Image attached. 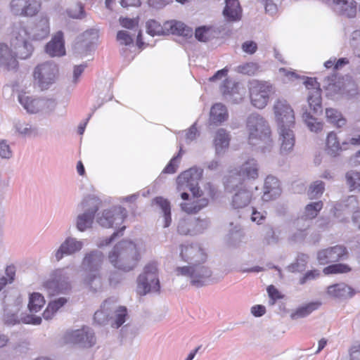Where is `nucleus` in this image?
I'll return each mask as SVG.
<instances>
[{
	"mask_svg": "<svg viewBox=\"0 0 360 360\" xmlns=\"http://www.w3.org/2000/svg\"><path fill=\"white\" fill-rule=\"evenodd\" d=\"M180 257L190 265L177 267L176 274L189 277L193 285L200 287L205 285L212 273L207 266L203 265L207 260L204 250L198 245H181Z\"/></svg>",
	"mask_w": 360,
	"mask_h": 360,
	"instance_id": "nucleus-1",
	"label": "nucleus"
},
{
	"mask_svg": "<svg viewBox=\"0 0 360 360\" xmlns=\"http://www.w3.org/2000/svg\"><path fill=\"white\" fill-rule=\"evenodd\" d=\"M108 257L115 268L128 272L138 266L141 260V254L135 243L123 240L114 246Z\"/></svg>",
	"mask_w": 360,
	"mask_h": 360,
	"instance_id": "nucleus-2",
	"label": "nucleus"
},
{
	"mask_svg": "<svg viewBox=\"0 0 360 360\" xmlns=\"http://www.w3.org/2000/svg\"><path fill=\"white\" fill-rule=\"evenodd\" d=\"M246 130L250 145L259 146L264 151L272 147L271 131L263 117L257 114L250 115L247 120Z\"/></svg>",
	"mask_w": 360,
	"mask_h": 360,
	"instance_id": "nucleus-3",
	"label": "nucleus"
},
{
	"mask_svg": "<svg viewBox=\"0 0 360 360\" xmlns=\"http://www.w3.org/2000/svg\"><path fill=\"white\" fill-rule=\"evenodd\" d=\"M31 34L21 24L13 27L11 46L16 59L25 60L30 58L33 52V46L30 43Z\"/></svg>",
	"mask_w": 360,
	"mask_h": 360,
	"instance_id": "nucleus-4",
	"label": "nucleus"
},
{
	"mask_svg": "<svg viewBox=\"0 0 360 360\" xmlns=\"http://www.w3.org/2000/svg\"><path fill=\"white\" fill-rule=\"evenodd\" d=\"M104 261V255L98 251H91L86 254L82 261V266L87 271V274L84 278V283L93 288L95 282L98 285H101V277L100 269ZM97 286V285H96Z\"/></svg>",
	"mask_w": 360,
	"mask_h": 360,
	"instance_id": "nucleus-5",
	"label": "nucleus"
},
{
	"mask_svg": "<svg viewBox=\"0 0 360 360\" xmlns=\"http://www.w3.org/2000/svg\"><path fill=\"white\" fill-rule=\"evenodd\" d=\"M158 264L155 262H148L143 268V271L137 278V293L145 295L153 291L159 292L160 285L158 276Z\"/></svg>",
	"mask_w": 360,
	"mask_h": 360,
	"instance_id": "nucleus-6",
	"label": "nucleus"
},
{
	"mask_svg": "<svg viewBox=\"0 0 360 360\" xmlns=\"http://www.w3.org/2000/svg\"><path fill=\"white\" fill-rule=\"evenodd\" d=\"M58 72L57 65L51 62H46L38 65L34 70L33 77L34 82L41 89H47L56 79Z\"/></svg>",
	"mask_w": 360,
	"mask_h": 360,
	"instance_id": "nucleus-7",
	"label": "nucleus"
},
{
	"mask_svg": "<svg viewBox=\"0 0 360 360\" xmlns=\"http://www.w3.org/2000/svg\"><path fill=\"white\" fill-rule=\"evenodd\" d=\"M249 91L252 104L262 109L268 103L272 86L266 82L253 80L249 84Z\"/></svg>",
	"mask_w": 360,
	"mask_h": 360,
	"instance_id": "nucleus-8",
	"label": "nucleus"
},
{
	"mask_svg": "<svg viewBox=\"0 0 360 360\" xmlns=\"http://www.w3.org/2000/svg\"><path fill=\"white\" fill-rule=\"evenodd\" d=\"M349 257V251L343 245H335L319 250L316 253V259L320 265L338 262Z\"/></svg>",
	"mask_w": 360,
	"mask_h": 360,
	"instance_id": "nucleus-9",
	"label": "nucleus"
},
{
	"mask_svg": "<svg viewBox=\"0 0 360 360\" xmlns=\"http://www.w3.org/2000/svg\"><path fill=\"white\" fill-rule=\"evenodd\" d=\"M181 197L185 200V202L180 204L181 210L190 215L198 214L209 205V199L204 197L202 191H200L196 195H192V198H189L188 193L182 192Z\"/></svg>",
	"mask_w": 360,
	"mask_h": 360,
	"instance_id": "nucleus-10",
	"label": "nucleus"
},
{
	"mask_svg": "<svg viewBox=\"0 0 360 360\" xmlns=\"http://www.w3.org/2000/svg\"><path fill=\"white\" fill-rule=\"evenodd\" d=\"M274 112L279 128L294 126V111L287 101L281 98L277 99L274 105Z\"/></svg>",
	"mask_w": 360,
	"mask_h": 360,
	"instance_id": "nucleus-11",
	"label": "nucleus"
},
{
	"mask_svg": "<svg viewBox=\"0 0 360 360\" xmlns=\"http://www.w3.org/2000/svg\"><path fill=\"white\" fill-rule=\"evenodd\" d=\"M18 100L23 108L30 113H37L44 108L52 109L56 105L55 101L52 99L35 98L26 92L20 93Z\"/></svg>",
	"mask_w": 360,
	"mask_h": 360,
	"instance_id": "nucleus-12",
	"label": "nucleus"
},
{
	"mask_svg": "<svg viewBox=\"0 0 360 360\" xmlns=\"http://www.w3.org/2000/svg\"><path fill=\"white\" fill-rule=\"evenodd\" d=\"M100 204L99 199L94 197L85 198L82 201V205L84 208L89 206L91 207L87 212L77 217V227L80 231H84L91 226L95 213L98 211Z\"/></svg>",
	"mask_w": 360,
	"mask_h": 360,
	"instance_id": "nucleus-13",
	"label": "nucleus"
},
{
	"mask_svg": "<svg viewBox=\"0 0 360 360\" xmlns=\"http://www.w3.org/2000/svg\"><path fill=\"white\" fill-rule=\"evenodd\" d=\"M127 212L125 208L117 206L104 210L98 218V223L103 227L111 228L121 225L125 220Z\"/></svg>",
	"mask_w": 360,
	"mask_h": 360,
	"instance_id": "nucleus-14",
	"label": "nucleus"
},
{
	"mask_svg": "<svg viewBox=\"0 0 360 360\" xmlns=\"http://www.w3.org/2000/svg\"><path fill=\"white\" fill-rule=\"evenodd\" d=\"M200 175L195 170L188 169L181 172L176 179L177 190L181 191L188 188L192 195H196L202 191L198 186Z\"/></svg>",
	"mask_w": 360,
	"mask_h": 360,
	"instance_id": "nucleus-15",
	"label": "nucleus"
},
{
	"mask_svg": "<svg viewBox=\"0 0 360 360\" xmlns=\"http://www.w3.org/2000/svg\"><path fill=\"white\" fill-rule=\"evenodd\" d=\"M50 294L63 292L70 288L69 277L64 269H57L53 272L49 280L44 283Z\"/></svg>",
	"mask_w": 360,
	"mask_h": 360,
	"instance_id": "nucleus-16",
	"label": "nucleus"
},
{
	"mask_svg": "<svg viewBox=\"0 0 360 360\" xmlns=\"http://www.w3.org/2000/svg\"><path fill=\"white\" fill-rule=\"evenodd\" d=\"M23 0H12L11 10L16 15L32 17L40 11L41 3L39 0H27L22 6Z\"/></svg>",
	"mask_w": 360,
	"mask_h": 360,
	"instance_id": "nucleus-17",
	"label": "nucleus"
},
{
	"mask_svg": "<svg viewBox=\"0 0 360 360\" xmlns=\"http://www.w3.org/2000/svg\"><path fill=\"white\" fill-rule=\"evenodd\" d=\"M207 226V222L200 218L182 219L177 226L178 233L181 235H193L202 232Z\"/></svg>",
	"mask_w": 360,
	"mask_h": 360,
	"instance_id": "nucleus-18",
	"label": "nucleus"
},
{
	"mask_svg": "<svg viewBox=\"0 0 360 360\" xmlns=\"http://www.w3.org/2000/svg\"><path fill=\"white\" fill-rule=\"evenodd\" d=\"M349 149V143L347 141L340 142L336 132L332 131L328 133L325 141L324 150L330 157L339 156L343 150Z\"/></svg>",
	"mask_w": 360,
	"mask_h": 360,
	"instance_id": "nucleus-19",
	"label": "nucleus"
},
{
	"mask_svg": "<svg viewBox=\"0 0 360 360\" xmlns=\"http://www.w3.org/2000/svg\"><path fill=\"white\" fill-rule=\"evenodd\" d=\"M326 4L340 15L354 18L357 12L356 0H326Z\"/></svg>",
	"mask_w": 360,
	"mask_h": 360,
	"instance_id": "nucleus-20",
	"label": "nucleus"
},
{
	"mask_svg": "<svg viewBox=\"0 0 360 360\" xmlns=\"http://www.w3.org/2000/svg\"><path fill=\"white\" fill-rule=\"evenodd\" d=\"M68 342L74 344H82L84 347H90L96 342V338L89 328H82L67 334Z\"/></svg>",
	"mask_w": 360,
	"mask_h": 360,
	"instance_id": "nucleus-21",
	"label": "nucleus"
},
{
	"mask_svg": "<svg viewBox=\"0 0 360 360\" xmlns=\"http://www.w3.org/2000/svg\"><path fill=\"white\" fill-rule=\"evenodd\" d=\"M18 60L14 55L12 46L6 43H0V68L6 71L16 70Z\"/></svg>",
	"mask_w": 360,
	"mask_h": 360,
	"instance_id": "nucleus-22",
	"label": "nucleus"
},
{
	"mask_svg": "<svg viewBox=\"0 0 360 360\" xmlns=\"http://www.w3.org/2000/svg\"><path fill=\"white\" fill-rule=\"evenodd\" d=\"M240 179H256L259 176V169L257 161L250 158L245 161L236 172Z\"/></svg>",
	"mask_w": 360,
	"mask_h": 360,
	"instance_id": "nucleus-23",
	"label": "nucleus"
},
{
	"mask_svg": "<svg viewBox=\"0 0 360 360\" xmlns=\"http://www.w3.org/2000/svg\"><path fill=\"white\" fill-rule=\"evenodd\" d=\"M46 51L51 56H62L65 54L63 34L58 32L46 46Z\"/></svg>",
	"mask_w": 360,
	"mask_h": 360,
	"instance_id": "nucleus-24",
	"label": "nucleus"
},
{
	"mask_svg": "<svg viewBox=\"0 0 360 360\" xmlns=\"http://www.w3.org/2000/svg\"><path fill=\"white\" fill-rule=\"evenodd\" d=\"M223 15L229 22H237L242 18V8L238 0H226Z\"/></svg>",
	"mask_w": 360,
	"mask_h": 360,
	"instance_id": "nucleus-25",
	"label": "nucleus"
},
{
	"mask_svg": "<svg viewBox=\"0 0 360 360\" xmlns=\"http://www.w3.org/2000/svg\"><path fill=\"white\" fill-rule=\"evenodd\" d=\"M327 293L334 298L347 299L353 297L356 292L348 285L341 283L328 286Z\"/></svg>",
	"mask_w": 360,
	"mask_h": 360,
	"instance_id": "nucleus-26",
	"label": "nucleus"
},
{
	"mask_svg": "<svg viewBox=\"0 0 360 360\" xmlns=\"http://www.w3.org/2000/svg\"><path fill=\"white\" fill-rule=\"evenodd\" d=\"M50 32L49 19L47 16H41L32 29V40H41L46 38Z\"/></svg>",
	"mask_w": 360,
	"mask_h": 360,
	"instance_id": "nucleus-27",
	"label": "nucleus"
},
{
	"mask_svg": "<svg viewBox=\"0 0 360 360\" xmlns=\"http://www.w3.org/2000/svg\"><path fill=\"white\" fill-rule=\"evenodd\" d=\"M82 248V243L73 238H68L60 245V248L56 253V257L58 261L60 260L63 257L66 255H71L80 250Z\"/></svg>",
	"mask_w": 360,
	"mask_h": 360,
	"instance_id": "nucleus-28",
	"label": "nucleus"
},
{
	"mask_svg": "<svg viewBox=\"0 0 360 360\" xmlns=\"http://www.w3.org/2000/svg\"><path fill=\"white\" fill-rule=\"evenodd\" d=\"M281 139V153L287 154L292 150L295 145V136L291 127H280Z\"/></svg>",
	"mask_w": 360,
	"mask_h": 360,
	"instance_id": "nucleus-29",
	"label": "nucleus"
},
{
	"mask_svg": "<svg viewBox=\"0 0 360 360\" xmlns=\"http://www.w3.org/2000/svg\"><path fill=\"white\" fill-rule=\"evenodd\" d=\"M229 114L226 106L221 103L214 104L210 112V122L212 124L218 125L226 121Z\"/></svg>",
	"mask_w": 360,
	"mask_h": 360,
	"instance_id": "nucleus-30",
	"label": "nucleus"
},
{
	"mask_svg": "<svg viewBox=\"0 0 360 360\" xmlns=\"http://www.w3.org/2000/svg\"><path fill=\"white\" fill-rule=\"evenodd\" d=\"M165 26L167 30V34L171 33L183 37H192L193 30L184 23L179 21L165 22Z\"/></svg>",
	"mask_w": 360,
	"mask_h": 360,
	"instance_id": "nucleus-31",
	"label": "nucleus"
},
{
	"mask_svg": "<svg viewBox=\"0 0 360 360\" xmlns=\"http://www.w3.org/2000/svg\"><path fill=\"white\" fill-rule=\"evenodd\" d=\"M252 198V192L248 189H240L233 197L232 205L236 209L248 206Z\"/></svg>",
	"mask_w": 360,
	"mask_h": 360,
	"instance_id": "nucleus-32",
	"label": "nucleus"
},
{
	"mask_svg": "<svg viewBox=\"0 0 360 360\" xmlns=\"http://www.w3.org/2000/svg\"><path fill=\"white\" fill-rule=\"evenodd\" d=\"M281 187H280V183L277 178L272 176H268L264 181V196L263 198L265 200H270L271 198H269V195L271 194L272 195H277L278 194L281 193Z\"/></svg>",
	"mask_w": 360,
	"mask_h": 360,
	"instance_id": "nucleus-33",
	"label": "nucleus"
},
{
	"mask_svg": "<svg viewBox=\"0 0 360 360\" xmlns=\"http://www.w3.org/2000/svg\"><path fill=\"white\" fill-rule=\"evenodd\" d=\"M326 117L327 121L337 128L342 127L347 124L346 118L337 109L333 108H326Z\"/></svg>",
	"mask_w": 360,
	"mask_h": 360,
	"instance_id": "nucleus-34",
	"label": "nucleus"
},
{
	"mask_svg": "<svg viewBox=\"0 0 360 360\" xmlns=\"http://www.w3.org/2000/svg\"><path fill=\"white\" fill-rule=\"evenodd\" d=\"M230 138L229 134L224 129L217 131L214 143L217 153H220L229 146Z\"/></svg>",
	"mask_w": 360,
	"mask_h": 360,
	"instance_id": "nucleus-35",
	"label": "nucleus"
},
{
	"mask_svg": "<svg viewBox=\"0 0 360 360\" xmlns=\"http://www.w3.org/2000/svg\"><path fill=\"white\" fill-rule=\"evenodd\" d=\"M321 305V302L316 301L307 303L298 307L292 314V319L303 318L310 314L314 311L318 309Z\"/></svg>",
	"mask_w": 360,
	"mask_h": 360,
	"instance_id": "nucleus-36",
	"label": "nucleus"
},
{
	"mask_svg": "<svg viewBox=\"0 0 360 360\" xmlns=\"http://www.w3.org/2000/svg\"><path fill=\"white\" fill-rule=\"evenodd\" d=\"M67 302V299L60 297L56 300L50 302L44 311L43 312V317L46 320L51 319L57 311L62 307Z\"/></svg>",
	"mask_w": 360,
	"mask_h": 360,
	"instance_id": "nucleus-37",
	"label": "nucleus"
},
{
	"mask_svg": "<svg viewBox=\"0 0 360 360\" xmlns=\"http://www.w3.org/2000/svg\"><path fill=\"white\" fill-rule=\"evenodd\" d=\"M309 105L314 112L321 108V90L319 87H314L308 94Z\"/></svg>",
	"mask_w": 360,
	"mask_h": 360,
	"instance_id": "nucleus-38",
	"label": "nucleus"
},
{
	"mask_svg": "<svg viewBox=\"0 0 360 360\" xmlns=\"http://www.w3.org/2000/svg\"><path fill=\"white\" fill-rule=\"evenodd\" d=\"M352 271V267L344 263H334L323 268V273L325 275L347 274Z\"/></svg>",
	"mask_w": 360,
	"mask_h": 360,
	"instance_id": "nucleus-39",
	"label": "nucleus"
},
{
	"mask_svg": "<svg viewBox=\"0 0 360 360\" xmlns=\"http://www.w3.org/2000/svg\"><path fill=\"white\" fill-rule=\"evenodd\" d=\"M44 296L39 292H33L30 295L28 303V308L31 312H37L45 304Z\"/></svg>",
	"mask_w": 360,
	"mask_h": 360,
	"instance_id": "nucleus-40",
	"label": "nucleus"
},
{
	"mask_svg": "<svg viewBox=\"0 0 360 360\" xmlns=\"http://www.w3.org/2000/svg\"><path fill=\"white\" fill-rule=\"evenodd\" d=\"M146 31L151 36H160L167 34V30L165 25L162 26L159 22L155 20H149L146 22Z\"/></svg>",
	"mask_w": 360,
	"mask_h": 360,
	"instance_id": "nucleus-41",
	"label": "nucleus"
},
{
	"mask_svg": "<svg viewBox=\"0 0 360 360\" xmlns=\"http://www.w3.org/2000/svg\"><path fill=\"white\" fill-rule=\"evenodd\" d=\"M345 178L350 191L360 190V172L349 171L346 173Z\"/></svg>",
	"mask_w": 360,
	"mask_h": 360,
	"instance_id": "nucleus-42",
	"label": "nucleus"
},
{
	"mask_svg": "<svg viewBox=\"0 0 360 360\" xmlns=\"http://www.w3.org/2000/svg\"><path fill=\"white\" fill-rule=\"evenodd\" d=\"M325 190L324 184L321 181H316L311 184L307 191L309 199H315L321 196Z\"/></svg>",
	"mask_w": 360,
	"mask_h": 360,
	"instance_id": "nucleus-43",
	"label": "nucleus"
},
{
	"mask_svg": "<svg viewBox=\"0 0 360 360\" xmlns=\"http://www.w3.org/2000/svg\"><path fill=\"white\" fill-rule=\"evenodd\" d=\"M322 201L310 203L305 207L304 215L307 218L312 219L317 217L323 208Z\"/></svg>",
	"mask_w": 360,
	"mask_h": 360,
	"instance_id": "nucleus-44",
	"label": "nucleus"
},
{
	"mask_svg": "<svg viewBox=\"0 0 360 360\" xmlns=\"http://www.w3.org/2000/svg\"><path fill=\"white\" fill-rule=\"evenodd\" d=\"M127 316V308L125 307H120L115 311L114 321L111 323V326L115 328L120 327L125 322Z\"/></svg>",
	"mask_w": 360,
	"mask_h": 360,
	"instance_id": "nucleus-45",
	"label": "nucleus"
},
{
	"mask_svg": "<svg viewBox=\"0 0 360 360\" xmlns=\"http://www.w3.org/2000/svg\"><path fill=\"white\" fill-rule=\"evenodd\" d=\"M308 256L302 254L298 257L295 262L289 266V269L292 272H301L303 271L307 264Z\"/></svg>",
	"mask_w": 360,
	"mask_h": 360,
	"instance_id": "nucleus-46",
	"label": "nucleus"
},
{
	"mask_svg": "<svg viewBox=\"0 0 360 360\" xmlns=\"http://www.w3.org/2000/svg\"><path fill=\"white\" fill-rule=\"evenodd\" d=\"M181 150L179 152V153L172 158L169 163L166 165V167L163 169V172L166 174H174L176 172L177 168L179 167V160L181 157Z\"/></svg>",
	"mask_w": 360,
	"mask_h": 360,
	"instance_id": "nucleus-47",
	"label": "nucleus"
},
{
	"mask_svg": "<svg viewBox=\"0 0 360 360\" xmlns=\"http://www.w3.org/2000/svg\"><path fill=\"white\" fill-rule=\"evenodd\" d=\"M258 71V65L255 63H247L238 67L239 73L254 75Z\"/></svg>",
	"mask_w": 360,
	"mask_h": 360,
	"instance_id": "nucleus-48",
	"label": "nucleus"
},
{
	"mask_svg": "<svg viewBox=\"0 0 360 360\" xmlns=\"http://www.w3.org/2000/svg\"><path fill=\"white\" fill-rule=\"evenodd\" d=\"M305 121L311 131L319 132L323 129V123L318 122L316 118L308 114L306 115Z\"/></svg>",
	"mask_w": 360,
	"mask_h": 360,
	"instance_id": "nucleus-49",
	"label": "nucleus"
},
{
	"mask_svg": "<svg viewBox=\"0 0 360 360\" xmlns=\"http://www.w3.org/2000/svg\"><path fill=\"white\" fill-rule=\"evenodd\" d=\"M343 78L339 76L337 74H332L330 76L328 77L326 80L327 82V89L331 90H335V87H340L341 84L342 83Z\"/></svg>",
	"mask_w": 360,
	"mask_h": 360,
	"instance_id": "nucleus-50",
	"label": "nucleus"
},
{
	"mask_svg": "<svg viewBox=\"0 0 360 360\" xmlns=\"http://www.w3.org/2000/svg\"><path fill=\"white\" fill-rule=\"evenodd\" d=\"M204 197L207 198L210 200H214L218 195V191L217 188L211 183H207L204 186Z\"/></svg>",
	"mask_w": 360,
	"mask_h": 360,
	"instance_id": "nucleus-51",
	"label": "nucleus"
},
{
	"mask_svg": "<svg viewBox=\"0 0 360 360\" xmlns=\"http://www.w3.org/2000/svg\"><path fill=\"white\" fill-rule=\"evenodd\" d=\"M350 44L354 49L356 53L360 57V30L352 33Z\"/></svg>",
	"mask_w": 360,
	"mask_h": 360,
	"instance_id": "nucleus-52",
	"label": "nucleus"
},
{
	"mask_svg": "<svg viewBox=\"0 0 360 360\" xmlns=\"http://www.w3.org/2000/svg\"><path fill=\"white\" fill-rule=\"evenodd\" d=\"M68 14L71 18H80L84 15V7L81 4H76L68 10Z\"/></svg>",
	"mask_w": 360,
	"mask_h": 360,
	"instance_id": "nucleus-53",
	"label": "nucleus"
},
{
	"mask_svg": "<svg viewBox=\"0 0 360 360\" xmlns=\"http://www.w3.org/2000/svg\"><path fill=\"white\" fill-rule=\"evenodd\" d=\"M117 40L122 45H129L132 44L133 39L127 31H119L117 34Z\"/></svg>",
	"mask_w": 360,
	"mask_h": 360,
	"instance_id": "nucleus-54",
	"label": "nucleus"
},
{
	"mask_svg": "<svg viewBox=\"0 0 360 360\" xmlns=\"http://www.w3.org/2000/svg\"><path fill=\"white\" fill-rule=\"evenodd\" d=\"M155 203L159 206L162 212L165 213L171 212L170 202L162 197H156L154 199Z\"/></svg>",
	"mask_w": 360,
	"mask_h": 360,
	"instance_id": "nucleus-55",
	"label": "nucleus"
},
{
	"mask_svg": "<svg viewBox=\"0 0 360 360\" xmlns=\"http://www.w3.org/2000/svg\"><path fill=\"white\" fill-rule=\"evenodd\" d=\"M320 276V272L317 269H313L308 271L305 274L300 278V283L301 285L304 284L308 281L314 280Z\"/></svg>",
	"mask_w": 360,
	"mask_h": 360,
	"instance_id": "nucleus-56",
	"label": "nucleus"
},
{
	"mask_svg": "<svg viewBox=\"0 0 360 360\" xmlns=\"http://www.w3.org/2000/svg\"><path fill=\"white\" fill-rule=\"evenodd\" d=\"M208 31L209 29L206 28L205 27H200L197 28L195 32V38L200 41H206L209 38Z\"/></svg>",
	"mask_w": 360,
	"mask_h": 360,
	"instance_id": "nucleus-57",
	"label": "nucleus"
},
{
	"mask_svg": "<svg viewBox=\"0 0 360 360\" xmlns=\"http://www.w3.org/2000/svg\"><path fill=\"white\" fill-rule=\"evenodd\" d=\"M242 49L248 54H253L257 50V45L253 41H246L242 44Z\"/></svg>",
	"mask_w": 360,
	"mask_h": 360,
	"instance_id": "nucleus-58",
	"label": "nucleus"
},
{
	"mask_svg": "<svg viewBox=\"0 0 360 360\" xmlns=\"http://www.w3.org/2000/svg\"><path fill=\"white\" fill-rule=\"evenodd\" d=\"M267 292L269 297L272 300L271 304H274L276 300H279L282 297L278 290L276 288L275 286L272 285H269L267 288Z\"/></svg>",
	"mask_w": 360,
	"mask_h": 360,
	"instance_id": "nucleus-59",
	"label": "nucleus"
},
{
	"mask_svg": "<svg viewBox=\"0 0 360 360\" xmlns=\"http://www.w3.org/2000/svg\"><path fill=\"white\" fill-rule=\"evenodd\" d=\"M94 319L99 325L104 324L107 321L108 315L103 310H98L94 314Z\"/></svg>",
	"mask_w": 360,
	"mask_h": 360,
	"instance_id": "nucleus-60",
	"label": "nucleus"
},
{
	"mask_svg": "<svg viewBox=\"0 0 360 360\" xmlns=\"http://www.w3.org/2000/svg\"><path fill=\"white\" fill-rule=\"evenodd\" d=\"M0 156L3 158H9L11 156L10 147L4 141L0 142Z\"/></svg>",
	"mask_w": 360,
	"mask_h": 360,
	"instance_id": "nucleus-61",
	"label": "nucleus"
},
{
	"mask_svg": "<svg viewBox=\"0 0 360 360\" xmlns=\"http://www.w3.org/2000/svg\"><path fill=\"white\" fill-rule=\"evenodd\" d=\"M120 22L122 27L128 29H132L138 25V22L136 20L127 18H120Z\"/></svg>",
	"mask_w": 360,
	"mask_h": 360,
	"instance_id": "nucleus-62",
	"label": "nucleus"
},
{
	"mask_svg": "<svg viewBox=\"0 0 360 360\" xmlns=\"http://www.w3.org/2000/svg\"><path fill=\"white\" fill-rule=\"evenodd\" d=\"M198 135V131L196 127V123H195L186 131V138L187 140L193 141L197 137Z\"/></svg>",
	"mask_w": 360,
	"mask_h": 360,
	"instance_id": "nucleus-63",
	"label": "nucleus"
},
{
	"mask_svg": "<svg viewBox=\"0 0 360 360\" xmlns=\"http://www.w3.org/2000/svg\"><path fill=\"white\" fill-rule=\"evenodd\" d=\"M251 312L255 316L259 317L265 314L266 308L263 305H255L251 308Z\"/></svg>",
	"mask_w": 360,
	"mask_h": 360,
	"instance_id": "nucleus-64",
	"label": "nucleus"
}]
</instances>
